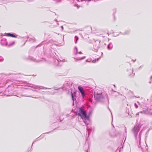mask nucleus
<instances>
[{"label": "nucleus", "mask_w": 152, "mask_h": 152, "mask_svg": "<svg viewBox=\"0 0 152 152\" xmlns=\"http://www.w3.org/2000/svg\"><path fill=\"white\" fill-rule=\"evenodd\" d=\"M77 113L78 115L80 116L84 120V122L85 123H86V122L84 120H85L86 119L89 120V117L87 116L85 112L81 108H78Z\"/></svg>", "instance_id": "1"}, {"label": "nucleus", "mask_w": 152, "mask_h": 152, "mask_svg": "<svg viewBox=\"0 0 152 152\" xmlns=\"http://www.w3.org/2000/svg\"><path fill=\"white\" fill-rule=\"evenodd\" d=\"M29 87H31L32 88L36 89H46L47 88H45V87H42V86H36L34 85H31L30 86H23V88H26L27 89H30Z\"/></svg>", "instance_id": "2"}, {"label": "nucleus", "mask_w": 152, "mask_h": 152, "mask_svg": "<svg viewBox=\"0 0 152 152\" xmlns=\"http://www.w3.org/2000/svg\"><path fill=\"white\" fill-rule=\"evenodd\" d=\"M140 125L139 124L135 126L134 128V132L135 135L136 136L140 130Z\"/></svg>", "instance_id": "3"}, {"label": "nucleus", "mask_w": 152, "mask_h": 152, "mask_svg": "<svg viewBox=\"0 0 152 152\" xmlns=\"http://www.w3.org/2000/svg\"><path fill=\"white\" fill-rule=\"evenodd\" d=\"M83 55V54L81 52H79L77 54V59L80 60L85 58H86L85 56H80V55L82 56Z\"/></svg>", "instance_id": "4"}, {"label": "nucleus", "mask_w": 152, "mask_h": 152, "mask_svg": "<svg viewBox=\"0 0 152 152\" xmlns=\"http://www.w3.org/2000/svg\"><path fill=\"white\" fill-rule=\"evenodd\" d=\"M78 90L81 94L83 98H84L85 96V91L83 89V88L81 86H79L78 87Z\"/></svg>", "instance_id": "5"}, {"label": "nucleus", "mask_w": 152, "mask_h": 152, "mask_svg": "<svg viewBox=\"0 0 152 152\" xmlns=\"http://www.w3.org/2000/svg\"><path fill=\"white\" fill-rule=\"evenodd\" d=\"M1 43L4 45H7V43L6 39H5L3 38L1 41Z\"/></svg>", "instance_id": "6"}, {"label": "nucleus", "mask_w": 152, "mask_h": 152, "mask_svg": "<svg viewBox=\"0 0 152 152\" xmlns=\"http://www.w3.org/2000/svg\"><path fill=\"white\" fill-rule=\"evenodd\" d=\"M4 34L5 36H7L11 37H16L15 35L13 34H11L10 33H5Z\"/></svg>", "instance_id": "7"}, {"label": "nucleus", "mask_w": 152, "mask_h": 152, "mask_svg": "<svg viewBox=\"0 0 152 152\" xmlns=\"http://www.w3.org/2000/svg\"><path fill=\"white\" fill-rule=\"evenodd\" d=\"M15 43V41H14V40H12L11 41L9 42V44L8 45V46H12L14 45Z\"/></svg>", "instance_id": "8"}, {"label": "nucleus", "mask_w": 152, "mask_h": 152, "mask_svg": "<svg viewBox=\"0 0 152 152\" xmlns=\"http://www.w3.org/2000/svg\"><path fill=\"white\" fill-rule=\"evenodd\" d=\"M113 47V45L112 44L110 43L107 46V48L109 49L110 50L112 49Z\"/></svg>", "instance_id": "9"}, {"label": "nucleus", "mask_w": 152, "mask_h": 152, "mask_svg": "<svg viewBox=\"0 0 152 152\" xmlns=\"http://www.w3.org/2000/svg\"><path fill=\"white\" fill-rule=\"evenodd\" d=\"M102 96V93L100 94H97L96 96V97L98 98V99H100Z\"/></svg>", "instance_id": "10"}, {"label": "nucleus", "mask_w": 152, "mask_h": 152, "mask_svg": "<svg viewBox=\"0 0 152 152\" xmlns=\"http://www.w3.org/2000/svg\"><path fill=\"white\" fill-rule=\"evenodd\" d=\"M3 60H4V59H3V58L2 56H0V61L2 62Z\"/></svg>", "instance_id": "11"}, {"label": "nucleus", "mask_w": 152, "mask_h": 152, "mask_svg": "<svg viewBox=\"0 0 152 152\" xmlns=\"http://www.w3.org/2000/svg\"><path fill=\"white\" fill-rule=\"evenodd\" d=\"M75 40H76L75 43H77V41L78 39V38L77 37L75 36Z\"/></svg>", "instance_id": "12"}, {"label": "nucleus", "mask_w": 152, "mask_h": 152, "mask_svg": "<svg viewBox=\"0 0 152 152\" xmlns=\"http://www.w3.org/2000/svg\"><path fill=\"white\" fill-rule=\"evenodd\" d=\"M134 106L136 108H137L138 107V106L136 104H134Z\"/></svg>", "instance_id": "13"}, {"label": "nucleus", "mask_w": 152, "mask_h": 152, "mask_svg": "<svg viewBox=\"0 0 152 152\" xmlns=\"http://www.w3.org/2000/svg\"><path fill=\"white\" fill-rule=\"evenodd\" d=\"M75 50L76 52V53H77V48H75Z\"/></svg>", "instance_id": "14"}, {"label": "nucleus", "mask_w": 152, "mask_h": 152, "mask_svg": "<svg viewBox=\"0 0 152 152\" xmlns=\"http://www.w3.org/2000/svg\"><path fill=\"white\" fill-rule=\"evenodd\" d=\"M94 49L95 50V51L96 52L97 51V49L94 48Z\"/></svg>", "instance_id": "15"}, {"label": "nucleus", "mask_w": 152, "mask_h": 152, "mask_svg": "<svg viewBox=\"0 0 152 152\" xmlns=\"http://www.w3.org/2000/svg\"><path fill=\"white\" fill-rule=\"evenodd\" d=\"M33 98H38V97H33Z\"/></svg>", "instance_id": "16"}, {"label": "nucleus", "mask_w": 152, "mask_h": 152, "mask_svg": "<svg viewBox=\"0 0 152 152\" xmlns=\"http://www.w3.org/2000/svg\"><path fill=\"white\" fill-rule=\"evenodd\" d=\"M100 57H99V58H97V61H98V60H99V59H100Z\"/></svg>", "instance_id": "17"}, {"label": "nucleus", "mask_w": 152, "mask_h": 152, "mask_svg": "<svg viewBox=\"0 0 152 152\" xmlns=\"http://www.w3.org/2000/svg\"><path fill=\"white\" fill-rule=\"evenodd\" d=\"M138 115V113H137V114H136V116H137V115Z\"/></svg>", "instance_id": "18"}, {"label": "nucleus", "mask_w": 152, "mask_h": 152, "mask_svg": "<svg viewBox=\"0 0 152 152\" xmlns=\"http://www.w3.org/2000/svg\"><path fill=\"white\" fill-rule=\"evenodd\" d=\"M72 99H73V96L72 94Z\"/></svg>", "instance_id": "19"}, {"label": "nucleus", "mask_w": 152, "mask_h": 152, "mask_svg": "<svg viewBox=\"0 0 152 152\" xmlns=\"http://www.w3.org/2000/svg\"><path fill=\"white\" fill-rule=\"evenodd\" d=\"M63 61H65V60H63Z\"/></svg>", "instance_id": "20"}, {"label": "nucleus", "mask_w": 152, "mask_h": 152, "mask_svg": "<svg viewBox=\"0 0 152 152\" xmlns=\"http://www.w3.org/2000/svg\"><path fill=\"white\" fill-rule=\"evenodd\" d=\"M128 114L129 115H130L129 113L128 112Z\"/></svg>", "instance_id": "21"}, {"label": "nucleus", "mask_w": 152, "mask_h": 152, "mask_svg": "<svg viewBox=\"0 0 152 152\" xmlns=\"http://www.w3.org/2000/svg\"><path fill=\"white\" fill-rule=\"evenodd\" d=\"M61 27H62V28L63 29V27L62 26Z\"/></svg>", "instance_id": "22"}, {"label": "nucleus", "mask_w": 152, "mask_h": 152, "mask_svg": "<svg viewBox=\"0 0 152 152\" xmlns=\"http://www.w3.org/2000/svg\"><path fill=\"white\" fill-rule=\"evenodd\" d=\"M130 116H132V115H131V114H130Z\"/></svg>", "instance_id": "23"}]
</instances>
